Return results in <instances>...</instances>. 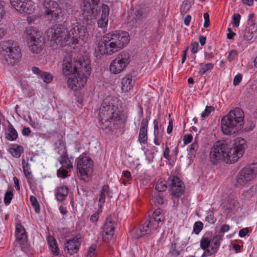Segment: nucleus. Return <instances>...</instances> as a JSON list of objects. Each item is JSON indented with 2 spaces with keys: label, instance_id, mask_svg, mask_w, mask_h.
<instances>
[{
  "label": "nucleus",
  "instance_id": "obj_13",
  "mask_svg": "<svg viewBox=\"0 0 257 257\" xmlns=\"http://www.w3.org/2000/svg\"><path fill=\"white\" fill-rule=\"evenodd\" d=\"M65 33V28L61 24L54 25L52 28L49 29L47 32L48 40L53 44L57 46H63L65 45H61L63 41V34Z\"/></svg>",
  "mask_w": 257,
  "mask_h": 257
},
{
  "label": "nucleus",
  "instance_id": "obj_64",
  "mask_svg": "<svg viewBox=\"0 0 257 257\" xmlns=\"http://www.w3.org/2000/svg\"><path fill=\"white\" fill-rule=\"evenodd\" d=\"M31 132V130L29 127H24L22 130V134L25 136H29Z\"/></svg>",
  "mask_w": 257,
  "mask_h": 257
},
{
  "label": "nucleus",
  "instance_id": "obj_14",
  "mask_svg": "<svg viewBox=\"0 0 257 257\" xmlns=\"http://www.w3.org/2000/svg\"><path fill=\"white\" fill-rule=\"evenodd\" d=\"M43 7L45 10V14L50 21H55L59 17L61 13V9L58 4L53 0H44Z\"/></svg>",
  "mask_w": 257,
  "mask_h": 257
},
{
  "label": "nucleus",
  "instance_id": "obj_60",
  "mask_svg": "<svg viewBox=\"0 0 257 257\" xmlns=\"http://www.w3.org/2000/svg\"><path fill=\"white\" fill-rule=\"evenodd\" d=\"M229 229L230 226L228 225L225 224L221 226L220 229V232L225 233L228 231L229 230Z\"/></svg>",
  "mask_w": 257,
  "mask_h": 257
},
{
  "label": "nucleus",
  "instance_id": "obj_26",
  "mask_svg": "<svg viewBox=\"0 0 257 257\" xmlns=\"http://www.w3.org/2000/svg\"><path fill=\"white\" fill-rule=\"evenodd\" d=\"M47 241L54 255H58L59 253V250L55 238L52 236H49L47 237Z\"/></svg>",
  "mask_w": 257,
  "mask_h": 257
},
{
  "label": "nucleus",
  "instance_id": "obj_41",
  "mask_svg": "<svg viewBox=\"0 0 257 257\" xmlns=\"http://www.w3.org/2000/svg\"><path fill=\"white\" fill-rule=\"evenodd\" d=\"M41 78L44 80V81L47 83H50L53 80V75L50 73L46 72H43L41 73V75L40 76Z\"/></svg>",
  "mask_w": 257,
  "mask_h": 257
},
{
  "label": "nucleus",
  "instance_id": "obj_59",
  "mask_svg": "<svg viewBox=\"0 0 257 257\" xmlns=\"http://www.w3.org/2000/svg\"><path fill=\"white\" fill-rule=\"evenodd\" d=\"M136 16L139 20H142L144 18V14L141 10H138L135 12Z\"/></svg>",
  "mask_w": 257,
  "mask_h": 257
},
{
  "label": "nucleus",
  "instance_id": "obj_61",
  "mask_svg": "<svg viewBox=\"0 0 257 257\" xmlns=\"http://www.w3.org/2000/svg\"><path fill=\"white\" fill-rule=\"evenodd\" d=\"M98 219V213H93L90 218V220L92 222H95L97 221Z\"/></svg>",
  "mask_w": 257,
  "mask_h": 257
},
{
  "label": "nucleus",
  "instance_id": "obj_36",
  "mask_svg": "<svg viewBox=\"0 0 257 257\" xmlns=\"http://www.w3.org/2000/svg\"><path fill=\"white\" fill-rule=\"evenodd\" d=\"M30 200L32 206L34 208L35 211L39 213L40 211V207L39 203L37 199V198L34 196H31L30 198Z\"/></svg>",
  "mask_w": 257,
  "mask_h": 257
},
{
  "label": "nucleus",
  "instance_id": "obj_6",
  "mask_svg": "<svg viewBox=\"0 0 257 257\" xmlns=\"http://www.w3.org/2000/svg\"><path fill=\"white\" fill-rule=\"evenodd\" d=\"M0 53L4 60L12 65L17 63L22 56L18 44L12 41H6L2 44Z\"/></svg>",
  "mask_w": 257,
  "mask_h": 257
},
{
  "label": "nucleus",
  "instance_id": "obj_40",
  "mask_svg": "<svg viewBox=\"0 0 257 257\" xmlns=\"http://www.w3.org/2000/svg\"><path fill=\"white\" fill-rule=\"evenodd\" d=\"M200 65L201 68L199 73L201 75H203L207 71L213 68V65L210 63L207 64L201 63Z\"/></svg>",
  "mask_w": 257,
  "mask_h": 257
},
{
  "label": "nucleus",
  "instance_id": "obj_11",
  "mask_svg": "<svg viewBox=\"0 0 257 257\" xmlns=\"http://www.w3.org/2000/svg\"><path fill=\"white\" fill-rule=\"evenodd\" d=\"M77 172L80 177H89L93 171V161L91 158L86 156H80L77 159ZM86 181L84 178H82Z\"/></svg>",
  "mask_w": 257,
  "mask_h": 257
},
{
  "label": "nucleus",
  "instance_id": "obj_22",
  "mask_svg": "<svg viewBox=\"0 0 257 257\" xmlns=\"http://www.w3.org/2000/svg\"><path fill=\"white\" fill-rule=\"evenodd\" d=\"M16 236L21 244H25L27 241V236L24 227L21 223H17L16 226Z\"/></svg>",
  "mask_w": 257,
  "mask_h": 257
},
{
  "label": "nucleus",
  "instance_id": "obj_20",
  "mask_svg": "<svg viewBox=\"0 0 257 257\" xmlns=\"http://www.w3.org/2000/svg\"><path fill=\"white\" fill-rule=\"evenodd\" d=\"M109 8L105 4L101 6L102 14L101 18L97 21L98 27L101 28H105L108 24V17L109 14Z\"/></svg>",
  "mask_w": 257,
  "mask_h": 257
},
{
  "label": "nucleus",
  "instance_id": "obj_15",
  "mask_svg": "<svg viewBox=\"0 0 257 257\" xmlns=\"http://www.w3.org/2000/svg\"><path fill=\"white\" fill-rule=\"evenodd\" d=\"M10 4L21 13L31 14L34 10L33 2L31 0H10Z\"/></svg>",
  "mask_w": 257,
  "mask_h": 257
},
{
  "label": "nucleus",
  "instance_id": "obj_62",
  "mask_svg": "<svg viewBox=\"0 0 257 257\" xmlns=\"http://www.w3.org/2000/svg\"><path fill=\"white\" fill-rule=\"evenodd\" d=\"M173 130V121L172 119H170L169 120V125L168 126L167 129V132L168 134H170L172 133Z\"/></svg>",
  "mask_w": 257,
  "mask_h": 257
},
{
  "label": "nucleus",
  "instance_id": "obj_52",
  "mask_svg": "<svg viewBox=\"0 0 257 257\" xmlns=\"http://www.w3.org/2000/svg\"><path fill=\"white\" fill-rule=\"evenodd\" d=\"M57 173L59 177L65 178L67 176L68 172V171L66 169H59L57 170Z\"/></svg>",
  "mask_w": 257,
  "mask_h": 257
},
{
  "label": "nucleus",
  "instance_id": "obj_58",
  "mask_svg": "<svg viewBox=\"0 0 257 257\" xmlns=\"http://www.w3.org/2000/svg\"><path fill=\"white\" fill-rule=\"evenodd\" d=\"M192 136L191 135H185L184 137V142L185 144H188L192 141Z\"/></svg>",
  "mask_w": 257,
  "mask_h": 257
},
{
  "label": "nucleus",
  "instance_id": "obj_23",
  "mask_svg": "<svg viewBox=\"0 0 257 257\" xmlns=\"http://www.w3.org/2000/svg\"><path fill=\"white\" fill-rule=\"evenodd\" d=\"M68 193L69 188L67 186H62L58 187L55 193L57 200L62 202L68 196Z\"/></svg>",
  "mask_w": 257,
  "mask_h": 257
},
{
  "label": "nucleus",
  "instance_id": "obj_21",
  "mask_svg": "<svg viewBox=\"0 0 257 257\" xmlns=\"http://www.w3.org/2000/svg\"><path fill=\"white\" fill-rule=\"evenodd\" d=\"M148 120L147 118L143 119L141 124L138 141L141 143L146 144L148 140Z\"/></svg>",
  "mask_w": 257,
  "mask_h": 257
},
{
  "label": "nucleus",
  "instance_id": "obj_44",
  "mask_svg": "<svg viewBox=\"0 0 257 257\" xmlns=\"http://www.w3.org/2000/svg\"><path fill=\"white\" fill-rule=\"evenodd\" d=\"M205 221L211 224H213L216 221V219L214 216V213L212 211H208L207 216L205 218Z\"/></svg>",
  "mask_w": 257,
  "mask_h": 257
},
{
  "label": "nucleus",
  "instance_id": "obj_31",
  "mask_svg": "<svg viewBox=\"0 0 257 257\" xmlns=\"http://www.w3.org/2000/svg\"><path fill=\"white\" fill-rule=\"evenodd\" d=\"M164 130L161 129L159 130H156L154 132V143L157 146H159L163 140V135Z\"/></svg>",
  "mask_w": 257,
  "mask_h": 257
},
{
  "label": "nucleus",
  "instance_id": "obj_39",
  "mask_svg": "<svg viewBox=\"0 0 257 257\" xmlns=\"http://www.w3.org/2000/svg\"><path fill=\"white\" fill-rule=\"evenodd\" d=\"M211 244V239L207 237H203L200 240V247L203 249H209L208 247Z\"/></svg>",
  "mask_w": 257,
  "mask_h": 257
},
{
  "label": "nucleus",
  "instance_id": "obj_55",
  "mask_svg": "<svg viewBox=\"0 0 257 257\" xmlns=\"http://www.w3.org/2000/svg\"><path fill=\"white\" fill-rule=\"evenodd\" d=\"M198 46H199V44L196 42H194L192 43V44H191V47H192L191 52L193 54H195L197 53Z\"/></svg>",
  "mask_w": 257,
  "mask_h": 257
},
{
  "label": "nucleus",
  "instance_id": "obj_33",
  "mask_svg": "<svg viewBox=\"0 0 257 257\" xmlns=\"http://www.w3.org/2000/svg\"><path fill=\"white\" fill-rule=\"evenodd\" d=\"M194 0H185L181 5L180 11L182 14H186L191 8Z\"/></svg>",
  "mask_w": 257,
  "mask_h": 257
},
{
  "label": "nucleus",
  "instance_id": "obj_25",
  "mask_svg": "<svg viewBox=\"0 0 257 257\" xmlns=\"http://www.w3.org/2000/svg\"><path fill=\"white\" fill-rule=\"evenodd\" d=\"M152 221L149 220L145 222L142 225L139 227L140 234L137 237H142L147 234H150L152 232Z\"/></svg>",
  "mask_w": 257,
  "mask_h": 257
},
{
  "label": "nucleus",
  "instance_id": "obj_19",
  "mask_svg": "<svg viewBox=\"0 0 257 257\" xmlns=\"http://www.w3.org/2000/svg\"><path fill=\"white\" fill-rule=\"evenodd\" d=\"M80 238L75 236L73 238L67 241L65 244V250H67V252L70 255L77 252L80 245Z\"/></svg>",
  "mask_w": 257,
  "mask_h": 257
},
{
  "label": "nucleus",
  "instance_id": "obj_63",
  "mask_svg": "<svg viewBox=\"0 0 257 257\" xmlns=\"http://www.w3.org/2000/svg\"><path fill=\"white\" fill-rule=\"evenodd\" d=\"M32 71L34 73L38 75L39 76L41 75V73H43V72L37 67H33L32 68Z\"/></svg>",
  "mask_w": 257,
  "mask_h": 257
},
{
  "label": "nucleus",
  "instance_id": "obj_4",
  "mask_svg": "<svg viewBox=\"0 0 257 257\" xmlns=\"http://www.w3.org/2000/svg\"><path fill=\"white\" fill-rule=\"evenodd\" d=\"M91 67L88 61L84 59H77L68 54L63 59L62 64V73L64 76L90 75Z\"/></svg>",
  "mask_w": 257,
  "mask_h": 257
},
{
  "label": "nucleus",
  "instance_id": "obj_32",
  "mask_svg": "<svg viewBox=\"0 0 257 257\" xmlns=\"http://www.w3.org/2000/svg\"><path fill=\"white\" fill-rule=\"evenodd\" d=\"M257 192V186L253 185L249 189L243 192L242 196L246 199H249L253 197Z\"/></svg>",
  "mask_w": 257,
  "mask_h": 257
},
{
  "label": "nucleus",
  "instance_id": "obj_49",
  "mask_svg": "<svg viewBox=\"0 0 257 257\" xmlns=\"http://www.w3.org/2000/svg\"><path fill=\"white\" fill-rule=\"evenodd\" d=\"M167 144V143H166L165 150L163 153V156L165 159L170 161L171 159V157L170 155V149Z\"/></svg>",
  "mask_w": 257,
  "mask_h": 257
},
{
  "label": "nucleus",
  "instance_id": "obj_9",
  "mask_svg": "<svg viewBox=\"0 0 257 257\" xmlns=\"http://www.w3.org/2000/svg\"><path fill=\"white\" fill-rule=\"evenodd\" d=\"M97 0H83L81 6L82 17L87 24L90 25L92 20L96 19L98 13Z\"/></svg>",
  "mask_w": 257,
  "mask_h": 257
},
{
  "label": "nucleus",
  "instance_id": "obj_42",
  "mask_svg": "<svg viewBox=\"0 0 257 257\" xmlns=\"http://www.w3.org/2000/svg\"><path fill=\"white\" fill-rule=\"evenodd\" d=\"M241 16L239 14H234L232 16V24L233 27H237L239 25Z\"/></svg>",
  "mask_w": 257,
  "mask_h": 257
},
{
  "label": "nucleus",
  "instance_id": "obj_51",
  "mask_svg": "<svg viewBox=\"0 0 257 257\" xmlns=\"http://www.w3.org/2000/svg\"><path fill=\"white\" fill-rule=\"evenodd\" d=\"M204 252L202 255V257H206L209 255H211L214 253V250H215L214 248H211L210 249H204Z\"/></svg>",
  "mask_w": 257,
  "mask_h": 257
},
{
  "label": "nucleus",
  "instance_id": "obj_45",
  "mask_svg": "<svg viewBox=\"0 0 257 257\" xmlns=\"http://www.w3.org/2000/svg\"><path fill=\"white\" fill-rule=\"evenodd\" d=\"M13 196V193L11 191H7L5 195L4 202L6 205L10 203Z\"/></svg>",
  "mask_w": 257,
  "mask_h": 257
},
{
  "label": "nucleus",
  "instance_id": "obj_53",
  "mask_svg": "<svg viewBox=\"0 0 257 257\" xmlns=\"http://www.w3.org/2000/svg\"><path fill=\"white\" fill-rule=\"evenodd\" d=\"M242 79V75L240 74L236 75L233 79V84L235 86L238 85L241 82Z\"/></svg>",
  "mask_w": 257,
  "mask_h": 257
},
{
  "label": "nucleus",
  "instance_id": "obj_34",
  "mask_svg": "<svg viewBox=\"0 0 257 257\" xmlns=\"http://www.w3.org/2000/svg\"><path fill=\"white\" fill-rule=\"evenodd\" d=\"M221 237L219 235H216L213 237V238L211 240V248H214L215 250H214V253H216L220 246V240H221Z\"/></svg>",
  "mask_w": 257,
  "mask_h": 257
},
{
  "label": "nucleus",
  "instance_id": "obj_48",
  "mask_svg": "<svg viewBox=\"0 0 257 257\" xmlns=\"http://www.w3.org/2000/svg\"><path fill=\"white\" fill-rule=\"evenodd\" d=\"M214 109V108L212 107V106H206V108L204 111V112H203L202 113H201V116L202 117H204L205 116H207L209 115V114Z\"/></svg>",
  "mask_w": 257,
  "mask_h": 257
},
{
  "label": "nucleus",
  "instance_id": "obj_29",
  "mask_svg": "<svg viewBox=\"0 0 257 257\" xmlns=\"http://www.w3.org/2000/svg\"><path fill=\"white\" fill-rule=\"evenodd\" d=\"M109 187L108 185L103 186L99 195V202L103 204L105 202L106 196H109L110 194Z\"/></svg>",
  "mask_w": 257,
  "mask_h": 257
},
{
  "label": "nucleus",
  "instance_id": "obj_38",
  "mask_svg": "<svg viewBox=\"0 0 257 257\" xmlns=\"http://www.w3.org/2000/svg\"><path fill=\"white\" fill-rule=\"evenodd\" d=\"M238 207V203L235 200H231L226 205V209L228 210V213L234 212L236 211V208Z\"/></svg>",
  "mask_w": 257,
  "mask_h": 257
},
{
  "label": "nucleus",
  "instance_id": "obj_5",
  "mask_svg": "<svg viewBox=\"0 0 257 257\" xmlns=\"http://www.w3.org/2000/svg\"><path fill=\"white\" fill-rule=\"evenodd\" d=\"M244 113L239 107L230 110L221 120L222 131L224 134L232 135L240 130L243 125Z\"/></svg>",
  "mask_w": 257,
  "mask_h": 257
},
{
  "label": "nucleus",
  "instance_id": "obj_24",
  "mask_svg": "<svg viewBox=\"0 0 257 257\" xmlns=\"http://www.w3.org/2000/svg\"><path fill=\"white\" fill-rule=\"evenodd\" d=\"M133 85L132 74L127 75L122 78L121 81V89L123 91L128 92L133 88Z\"/></svg>",
  "mask_w": 257,
  "mask_h": 257
},
{
  "label": "nucleus",
  "instance_id": "obj_47",
  "mask_svg": "<svg viewBox=\"0 0 257 257\" xmlns=\"http://www.w3.org/2000/svg\"><path fill=\"white\" fill-rule=\"evenodd\" d=\"M95 247L93 245H91L90 247H89L88 250V252L86 254V257H95Z\"/></svg>",
  "mask_w": 257,
  "mask_h": 257
},
{
  "label": "nucleus",
  "instance_id": "obj_37",
  "mask_svg": "<svg viewBox=\"0 0 257 257\" xmlns=\"http://www.w3.org/2000/svg\"><path fill=\"white\" fill-rule=\"evenodd\" d=\"M167 188L165 181L159 179L156 183L155 189L159 192L164 191Z\"/></svg>",
  "mask_w": 257,
  "mask_h": 257
},
{
  "label": "nucleus",
  "instance_id": "obj_28",
  "mask_svg": "<svg viewBox=\"0 0 257 257\" xmlns=\"http://www.w3.org/2000/svg\"><path fill=\"white\" fill-rule=\"evenodd\" d=\"M164 216L161 209H157L154 211L152 221L154 220L157 222L158 223V226H159V224L160 223H162L164 221Z\"/></svg>",
  "mask_w": 257,
  "mask_h": 257
},
{
  "label": "nucleus",
  "instance_id": "obj_50",
  "mask_svg": "<svg viewBox=\"0 0 257 257\" xmlns=\"http://www.w3.org/2000/svg\"><path fill=\"white\" fill-rule=\"evenodd\" d=\"M204 19V27L208 28L210 25L209 15L207 13H204L203 15Z\"/></svg>",
  "mask_w": 257,
  "mask_h": 257
},
{
  "label": "nucleus",
  "instance_id": "obj_7",
  "mask_svg": "<svg viewBox=\"0 0 257 257\" xmlns=\"http://www.w3.org/2000/svg\"><path fill=\"white\" fill-rule=\"evenodd\" d=\"M87 31L86 28L78 23L72 25L68 34L63 38V43L65 46L76 45L81 40L84 42L87 38Z\"/></svg>",
  "mask_w": 257,
  "mask_h": 257
},
{
  "label": "nucleus",
  "instance_id": "obj_17",
  "mask_svg": "<svg viewBox=\"0 0 257 257\" xmlns=\"http://www.w3.org/2000/svg\"><path fill=\"white\" fill-rule=\"evenodd\" d=\"M171 187V195L176 197H180L184 193V187L180 178L177 176H172L169 178Z\"/></svg>",
  "mask_w": 257,
  "mask_h": 257
},
{
  "label": "nucleus",
  "instance_id": "obj_3",
  "mask_svg": "<svg viewBox=\"0 0 257 257\" xmlns=\"http://www.w3.org/2000/svg\"><path fill=\"white\" fill-rule=\"evenodd\" d=\"M110 97H107L103 100L98 115L101 128L106 134H110L116 130L119 121L116 107L110 102Z\"/></svg>",
  "mask_w": 257,
  "mask_h": 257
},
{
  "label": "nucleus",
  "instance_id": "obj_43",
  "mask_svg": "<svg viewBox=\"0 0 257 257\" xmlns=\"http://www.w3.org/2000/svg\"><path fill=\"white\" fill-rule=\"evenodd\" d=\"M203 224L202 222H196L193 225V231L195 234H198L203 228Z\"/></svg>",
  "mask_w": 257,
  "mask_h": 257
},
{
  "label": "nucleus",
  "instance_id": "obj_27",
  "mask_svg": "<svg viewBox=\"0 0 257 257\" xmlns=\"http://www.w3.org/2000/svg\"><path fill=\"white\" fill-rule=\"evenodd\" d=\"M183 248L180 246H177V243L176 242H172L170 246V250L169 254L173 257H178L182 253Z\"/></svg>",
  "mask_w": 257,
  "mask_h": 257
},
{
  "label": "nucleus",
  "instance_id": "obj_35",
  "mask_svg": "<svg viewBox=\"0 0 257 257\" xmlns=\"http://www.w3.org/2000/svg\"><path fill=\"white\" fill-rule=\"evenodd\" d=\"M24 151L23 147L20 145L17 146L15 148L10 149V152L15 158H19Z\"/></svg>",
  "mask_w": 257,
  "mask_h": 257
},
{
  "label": "nucleus",
  "instance_id": "obj_57",
  "mask_svg": "<svg viewBox=\"0 0 257 257\" xmlns=\"http://www.w3.org/2000/svg\"><path fill=\"white\" fill-rule=\"evenodd\" d=\"M249 230L247 228H243L239 231V236L240 237H244L248 233Z\"/></svg>",
  "mask_w": 257,
  "mask_h": 257
},
{
  "label": "nucleus",
  "instance_id": "obj_1",
  "mask_svg": "<svg viewBox=\"0 0 257 257\" xmlns=\"http://www.w3.org/2000/svg\"><path fill=\"white\" fill-rule=\"evenodd\" d=\"M246 147V141L241 138H236L230 145L225 141L216 142L211 148L209 158L212 164L222 162L232 164L242 156Z\"/></svg>",
  "mask_w": 257,
  "mask_h": 257
},
{
  "label": "nucleus",
  "instance_id": "obj_10",
  "mask_svg": "<svg viewBox=\"0 0 257 257\" xmlns=\"http://www.w3.org/2000/svg\"><path fill=\"white\" fill-rule=\"evenodd\" d=\"M257 174V164H251L242 168L236 176V185L243 186L255 178Z\"/></svg>",
  "mask_w": 257,
  "mask_h": 257
},
{
  "label": "nucleus",
  "instance_id": "obj_18",
  "mask_svg": "<svg viewBox=\"0 0 257 257\" xmlns=\"http://www.w3.org/2000/svg\"><path fill=\"white\" fill-rule=\"evenodd\" d=\"M115 228V222L112 221L110 216L108 217L103 227V239L108 242L112 237Z\"/></svg>",
  "mask_w": 257,
  "mask_h": 257
},
{
  "label": "nucleus",
  "instance_id": "obj_2",
  "mask_svg": "<svg viewBox=\"0 0 257 257\" xmlns=\"http://www.w3.org/2000/svg\"><path fill=\"white\" fill-rule=\"evenodd\" d=\"M128 32L115 31L104 35L98 43L96 52L111 55L124 48L130 42Z\"/></svg>",
  "mask_w": 257,
  "mask_h": 257
},
{
  "label": "nucleus",
  "instance_id": "obj_56",
  "mask_svg": "<svg viewBox=\"0 0 257 257\" xmlns=\"http://www.w3.org/2000/svg\"><path fill=\"white\" fill-rule=\"evenodd\" d=\"M197 148V144L196 143H192L190 145L188 149V151L189 152V154L192 155L194 152L195 150Z\"/></svg>",
  "mask_w": 257,
  "mask_h": 257
},
{
  "label": "nucleus",
  "instance_id": "obj_16",
  "mask_svg": "<svg viewBox=\"0 0 257 257\" xmlns=\"http://www.w3.org/2000/svg\"><path fill=\"white\" fill-rule=\"evenodd\" d=\"M89 75L82 73L81 75H74L73 78H69L67 80L68 88L72 90L82 88L84 86Z\"/></svg>",
  "mask_w": 257,
  "mask_h": 257
},
{
  "label": "nucleus",
  "instance_id": "obj_46",
  "mask_svg": "<svg viewBox=\"0 0 257 257\" xmlns=\"http://www.w3.org/2000/svg\"><path fill=\"white\" fill-rule=\"evenodd\" d=\"M237 55V52L235 50H231L227 56V59L229 61L231 62L234 60L235 57Z\"/></svg>",
  "mask_w": 257,
  "mask_h": 257
},
{
  "label": "nucleus",
  "instance_id": "obj_8",
  "mask_svg": "<svg viewBox=\"0 0 257 257\" xmlns=\"http://www.w3.org/2000/svg\"><path fill=\"white\" fill-rule=\"evenodd\" d=\"M28 46L29 50L34 54L40 53L45 46V39L41 36L42 33L37 31L32 27H28L26 29Z\"/></svg>",
  "mask_w": 257,
  "mask_h": 257
},
{
  "label": "nucleus",
  "instance_id": "obj_54",
  "mask_svg": "<svg viewBox=\"0 0 257 257\" xmlns=\"http://www.w3.org/2000/svg\"><path fill=\"white\" fill-rule=\"evenodd\" d=\"M244 38L246 40H250L253 38V33L246 30L244 33Z\"/></svg>",
  "mask_w": 257,
  "mask_h": 257
},
{
  "label": "nucleus",
  "instance_id": "obj_12",
  "mask_svg": "<svg viewBox=\"0 0 257 257\" xmlns=\"http://www.w3.org/2000/svg\"><path fill=\"white\" fill-rule=\"evenodd\" d=\"M130 63V56L127 53L121 52L111 62L109 69L113 74L122 71Z\"/></svg>",
  "mask_w": 257,
  "mask_h": 257
},
{
  "label": "nucleus",
  "instance_id": "obj_30",
  "mask_svg": "<svg viewBox=\"0 0 257 257\" xmlns=\"http://www.w3.org/2000/svg\"><path fill=\"white\" fill-rule=\"evenodd\" d=\"M6 135V138L10 141L15 140L18 137L17 132L12 125L9 126Z\"/></svg>",
  "mask_w": 257,
  "mask_h": 257
}]
</instances>
